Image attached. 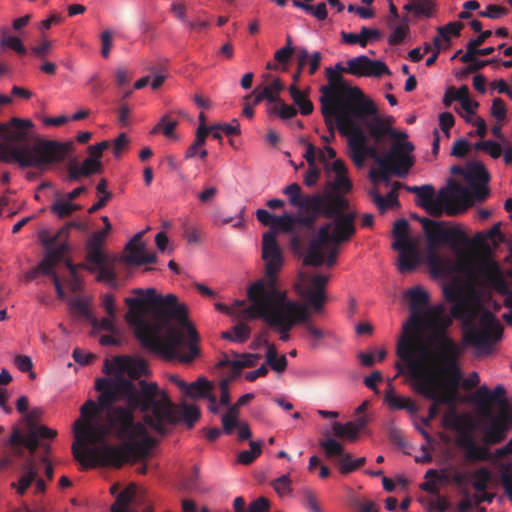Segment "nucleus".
I'll use <instances>...</instances> for the list:
<instances>
[{"instance_id":"obj_1","label":"nucleus","mask_w":512,"mask_h":512,"mask_svg":"<svg viewBox=\"0 0 512 512\" xmlns=\"http://www.w3.org/2000/svg\"><path fill=\"white\" fill-rule=\"evenodd\" d=\"M139 385L140 389L120 375L96 381L98 406L88 400L81 407L82 418L74 424L72 452L83 469L121 468L148 456L151 438L145 425L135 420L137 409L154 431L175 421L167 394L154 382L140 380Z\"/></svg>"},{"instance_id":"obj_2","label":"nucleus","mask_w":512,"mask_h":512,"mask_svg":"<svg viewBox=\"0 0 512 512\" xmlns=\"http://www.w3.org/2000/svg\"><path fill=\"white\" fill-rule=\"evenodd\" d=\"M139 297L125 298L127 319L135 325L141 345L166 360L191 363L200 355L199 335L187 307L174 294L157 295L154 288H136Z\"/></svg>"},{"instance_id":"obj_3","label":"nucleus","mask_w":512,"mask_h":512,"mask_svg":"<svg viewBox=\"0 0 512 512\" xmlns=\"http://www.w3.org/2000/svg\"><path fill=\"white\" fill-rule=\"evenodd\" d=\"M505 388L498 385L493 391L487 386H480L472 401L479 407L481 415L488 420V424L482 427L483 437L477 443L470 432L460 434L456 439V445L463 452V463L467 465L496 461L512 455V438L508 443L494 452L490 447L503 442L512 422L509 404L505 398Z\"/></svg>"},{"instance_id":"obj_4","label":"nucleus","mask_w":512,"mask_h":512,"mask_svg":"<svg viewBox=\"0 0 512 512\" xmlns=\"http://www.w3.org/2000/svg\"><path fill=\"white\" fill-rule=\"evenodd\" d=\"M308 204V208L314 214L304 219L305 224L314 228L320 217L332 220L319 227L316 237L309 243L304 258L305 265L319 267L324 261L322 253L324 246L329 243L340 245L354 236L357 212L351 209L347 197L338 195H314Z\"/></svg>"},{"instance_id":"obj_5","label":"nucleus","mask_w":512,"mask_h":512,"mask_svg":"<svg viewBox=\"0 0 512 512\" xmlns=\"http://www.w3.org/2000/svg\"><path fill=\"white\" fill-rule=\"evenodd\" d=\"M34 123L30 119L13 117L7 122L5 140L0 143V160L17 162L21 167L41 168L50 163L63 160L72 150L71 142L61 143L54 140L37 139L30 144Z\"/></svg>"},{"instance_id":"obj_6","label":"nucleus","mask_w":512,"mask_h":512,"mask_svg":"<svg viewBox=\"0 0 512 512\" xmlns=\"http://www.w3.org/2000/svg\"><path fill=\"white\" fill-rule=\"evenodd\" d=\"M461 353L460 347H455L451 351L437 352L436 358L442 365L439 369L423 366L415 361L414 357L405 361L408 364L414 390L425 399H435L444 405L453 406L457 401L463 376L458 363Z\"/></svg>"},{"instance_id":"obj_7","label":"nucleus","mask_w":512,"mask_h":512,"mask_svg":"<svg viewBox=\"0 0 512 512\" xmlns=\"http://www.w3.org/2000/svg\"><path fill=\"white\" fill-rule=\"evenodd\" d=\"M344 68L340 64L336 69H326L329 84L321 88L322 96L321 113L325 124L334 138V121L337 123L342 118L356 116L363 119L367 115L376 113V106L373 101L367 99L360 88L351 87L343 80L341 71Z\"/></svg>"},{"instance_id":"obj_8","label":"nucleus","mask_w":512,"mask_h":512,"mask_svg":"<svg viewBox=\"0 0 512 512\" xmlns=\"http://www.w3.org/2000/svg\"><path fill=\"white\" fill-rule=\"evenodd\" d=\"M405 298L409 303L410 316L403 325L402 337L397 345V356L402 361H409L420 348L423 359L429 360L432 358V354L428 347L421 343L419 336L426 314L424 310L430 301L429 294L422 287L415 286L406 291Z\"/></svg>"},{"instance_id":"obj_9","label":"nucleus","mask_w":512,"mask_h":512,"mask_svg":"<svg viewBox=\"0 0 512 512\" xmlns=\"http://www.w3.org/2000/svg\"><path fill=\"white\" fill-rule=\"evenodd\" d=\"M422 225L428 245L427 261L434 272H443L446 262L437 253L440 245H448L458 256L464 255V250L471 248L468 235L459 227H447L444 221H435L426 217H417Z\"/></svg>"},{"instance_id":"obj_10","label":"nucleus","mask_w":512,"mask_h":512,"mask_svg":"<svg viewBox=\"0 0 512 512\" xmlns=\"http://www.w3.org/2000/svg\"><path fill=\"white\" fill-rule=\"evenodd\" d=\"M262 258L265 261V274L252 285H259L260 289L272 292L284 300L290 299L287 290L282 289L278 281V273L282 269L284 259L275 231H268L263 235Z\"/></svg>"},{"instance_id":"obj_11","label":"nucleus","mask_w":512,"mask_h":512,"mask_svg":"<svg viewBox=\"0 0 512 512\" xmlns=\"http://www.w3.org/2000/svg\"><path fill=\"white\" fill-rule=\"evenodd\" d=\"M414 145L409 141L394 142L389 151L378 160L379 170H371L369 177L373 183L385 182L389 185L390 174L404 177L414 165L412 152Z\"/></svg>"},{"instance_id":"obj_12","label":"nucleus","mask_w":512,"mask_h":512,"mask_svg":"<svg viewBox=\"0 0 512 512\" xmlns=\"http://www.w3.org/2000/svg\"><path fill=\"white\" fill-rule=\"evenodd\" d=\"M357 119L356 116L341 117V120L335 123L340 134L348 138L350 157L358 167L364 165L367 157L378 163L382 156H379L376 147L367 144V136L362 127L356 122Z\"/></svg>"},{"instance_id":"obj_13","label":"nucleus","mask_w":512,"mask_h":512,"mask_svg":"<svg viewBox=\"0 0 512 512\" xmlns=\"http://www.w3.org/2000/svg\"><path fill=\"white\" fill-rule=\"evenodd\" d=\"M283 194L288 196L289 203L293 207H296L299 211L297 216H292L285 213L281 216H275L272 229L281 230L286 233L294 231L295 226L301 225L307 229H313V226L305 224L304 219L313 216L314 212L308 208V203L314 197V195H306L302 193V189L298 183H292L283 189Z\"/></svg>"},{"instance_id":"obj_14","label":"nucleus","mask_w":512,"mask_h":512,"mask_svg":"<svg viewBox=\"0 0 512 512\" xmlns=\"http://www.w3.org/2000/svg\"><path fill=\"white\" fill-rule=\"evenodd\" d=\"M247 297L250 301L249 306H245L239 313L237 319H262L266 324L270 317H273L284 299L273 295L259 285H250L247 289Z\"/></svg>"},{"instance_id":"obj_15","label":"nucleus","mask_w":512,"mask_h":512,"mask_svg":"<svg viewBox=\"0 0 512 512\" xmlns=\"http://www.w3.org/2000/svg\"><path fill=\"white\" fill-rule=\"evenodd\" d=\"M310 319V312L306 305L291 299H285L279 306L267 325L279 333V339L287 342L290 331L296 326Z\"/></svg>"},{"instance_id":"obj_16","label":"nucleus","mask_w":512,"mask_h":512,"mask_svg":"<svg viewBox=\"0 0 512 512\" xmlns=\"http://www.w3.org/2000/svg\"><path fill=\"white\" fill-rule=\"evenodd\" d=\"M423 324L431 331V341L437 352L452 350L459 345L447 334L448 328L452 325V318L446 312L443 304L433 306L425 315Z\"/></svg>"},{"instance_id":"obj_17","label":"nucleus","mask_w":512,"mask_h":512,"mask_svg":"<svg viewBox=\"0 0 512 512\" xmlns=\"http://www.w3.org/2000/svg\"><path fill=\"white\" fill-rule=\"evenodd\" d=\"M468 189L460 183L451 181L447 187L440 189L436 199L426 207V212L439 218L444 213L449 216L459 214L466 205L461 203V199L467 198Z\"/></svg>"},{"instance_id":"obj_18","label":"nucleus","mask_w":512,"mask_h":512,"mask_svg":"<svg viewBox=\"0 0 512 512\" xmlns=\"http://www.w3.org/2000/svg\"><path fill=\"white\" fill-rule=\"evenodd\" d=\"M480 324L482 328L471 330L465 336V340L477 349L490 352L492 345L502 339L503 326L489 311L482 314Z\"/></svg>"},{"instance_id":"obj_19","label":"nucleus","mask_w":512,"mask_h":512,"mask_svg":"<svg viewBox=\"0 0 512 512\" xmlns=\"http://www.w3.org/2000/svg\"><path fill=\"white\" fill-rule=\"evenodd\" d=\"M464 181L468 185V196L461 199V203L468 206L472 201L483 202L490 195L488 183L490 174L485 166L479 161H469L466 163V173Z\"/></svg>"},{"instance_id":"obj_20","label":"nucleus","mask_w":512,"mask_h":512,"mask_svg":"<svg viewBox=\"0 0 512 512\" xmlns=\"http://www.w3.org/2000/svg\"><path fill=\"white\" fill-rule=\"evenodd\" d=\"M328 280L329 278L326 275L317 274L309 277L305 273H300L294 284V289L314 311L319 312L323 309L326 300L325 286Z\"/></svg>"},{"instance_id":"obj_21","label":"nucleus","mask_w":512,"mask_h":512,"mask_svg":"<svg viewBox=\"0 0 512 512\" xmlns=\"http://www.w3.org/2000/svg\"><path fill=\"white\" fill-rule=\"evenodd\" d=\"M360 120L364 122L369 135L378 145L382 144L386 137L395 140L394 142L407 138L406 133L397 132L392 129V125L395 122V119L392 116L382 117L377 115L376 112L375 114L367 115Z\"/></svg>"},{"instance_id":"obj_22","label":"nucleus","mask_w":512,"mask_h":512,"mask_svg":"<svg viewBox=\"0 0 512 512\" xmlns=\"http://www.w3.org/2000/svg\"><path fill=\"white\" fill-rule=\"evenodd\" d=\"M40 239L47 253L36 267L39 273L50 276L54 280V267L62 260L68 251V243L57 242V237H49L46 231L40 233Z\"/></svg>"},{"instance_id":"obj_23","label":"nucleus","mask_w":512,"mask_h":512,"mask_svg":"<svg viewBox=\"0 0 512 512\" xmlns=\"http://www.w3.org/2000/svg\"><path fill=\"white\" fill-rule=\"evenodd\" d=\"M104 372L106 374H127L130 379H139L148 373L147 362L143 358H131L117 356L112 361H104Z\"/></svg>"},{"instance_id":"obj_24","label":"nucleus","mask_w":512,"mask_h":512,"mask_svg":"<svg viewBox=\"0 0 512 512\" xmlns=\"http://www.w3.org/2000/svg\"><path fill=\"white\" fill-rule=\"evenodd\" d=\"M144 231L137 233L125 246L127 254L122 260L128 265L141 266L144 264L155 263L157 257L155 253H145V243L142 241Z\"/></svg>"},{"instance_id":"obj_25","label":"nucleus","mask_w":512,"mask_h":512,"mask_svg":"<svg viewBox=\"0 0 512 512\" xmlns=\"http://www.w3.org/2000/svg\"><path fill=\"white\" fill-rule=\"evenodd\" d=\"M319 445L324 450L327 458L338 456L337 466L341 474H349L354 471V459L352 454L344 453V448L341 443L333 438L320 440Z\"/></svg>"},{"instance_id":"obj_26","label":"nucleus","mask_w":512,"mask_h":512,"mask_svg":"<svg viewBox=\"0 0 512 512\" xmlns=\"http://www.w3.org/2000/svg\"><path fill=\"white\" fill-rule=\"evenodd\" d=\"M169 401L171 402V408L173 411V416L175 421L173 423H164L162 427V431H156L158 434H165L167 432V427L176 425L180 420L183 421L189 428H192L194 424L199 420L201 413L199 408L196 405L183 403L181 405L180 416L178 415L174 403L171 401L170 397L167 395Z\"/></svg>"},{"instance_id":"obj_27","label":"nucleus","mask_w":512,"mask_h":512,"mask_svg":"<svg viewBox=\"0 0 512 512\" xmlns=\"http://www.w3.org/2000/svg\"><path fill=\"white\" fill-rule=\"evenodd\" d=\"M394 249L399 251L397 267L401 273H409L416 269L419 264V254L415 243L405 248Z\"/></svg>"},{"instance_id":"obj_28","label":"nucleus","mask_w":512,"mask_h":512,"mask_svg":"<svg viewBox=\"0 0 512 512\" xmlns=\"http://www.w3.org/2000/svg\"><path fill=\"white\" fill-rule=\"evenodd\" d=\"M106 235L96 231L92 233L86 243V259L93 264H100L105 260L102 252V245L105 242Z\"/></svg>"},{"instance_id":"obj_29","label":"nucleus","mask_w":512,"mask_h":512,"mask_svg":"<svg viewBox=\"0 0 512 512\" xmlns=\"http://www.w3.org/2000/svg\"><path fill=\"white\" fill-rule=\"evenodd\" d=\"M381 36V33L377 29H371L363 26L359 34L351 32H341L342 41L345 44L355 45L359 44L361 47H366L369 41L377 40Z\"/></svg>"},{"instance_id":"obj_30","label":"nucleus","mask_w":512,"mask_h":512,"mask_svg":"<svg viewBox=\"0 0 512 512\" xmlns=\"http://www.w3.org/2000/svg\"><path fill=\"white\" fill-rule=\"evenodd\" d=\"M402 187V184L400 182H394L392 184V189L390 192L384 197L376 190L370 191V196L372 197L374 203L377 205L378 209L381 212L386 211L387 209L398 206V190Z\"/></svg>"},{"instance_id":"obj_31","label":"nucleus","mask_w":512,"mask_h":512,"mask_svg":"<svg viewBox=\"0 0 512 512\" xmlns=\"http://www.w3.org/2000/svg\"><path fill=\"white\" fill-rule=\"evenodd\" d=\"M352 190V182L347 175H337L333 182L325 185L323 192L312 193L311 195H338L346 197L345 194Z\"/></svg>"},{"instance_id":"obj_32","label":"nucleus","mask_w":512,"mask_h":512,"mask_svg":"<svg viewBox=\"0 0 512 512\" xmlns=\"http://www.w3.org/2000/svg\"><path fill=\"white\" fill-rule=\"evenodd\" d=\"M23 474L19 478L18 485L12 483V487L17 489L19 495H24L28 487L36 480L38 472L33 460L29 459L22 467Z\"/></svg>"},{"instance_id":"obj_33","label":"nucleus","mask_w":512,"mask_h":512,"mask_svg":"<svg viewBox=\"0 0 512 512\" xmlns=\"http://www.w3.org/2000/svg\"><path fill=\"white\" fill-rule=\"evenodd\" d=\"M212 382L204 377L198 378L195 382L188 384L185 395L190 398H207L213 391Z\"/></svg>"},{"instance_id":"obj_34","label":"nucleus","mask_w":512,"mask_h":512,"mask_svg":"<svg viewBox=\"0 0 512 512\" xmlns=\"http://www.w3.org/2000/svg\"><path fill=\"white\" fill-rule=\"evenodd\" d=\"M409 223L405 219H399L394 223L393 236L395 241L393 248H405L414 243L408 236Z\"/></svg>"},{"instance_id":"obj_35","label":"nucleus","mask_w":512,"mask_h":512,"mask_svg":"<svg viewBox=\"0 0 512 512\" xmlns=\"http://www.w3.org/2000/svg\"><path fill=\"white\" fill-rule=\"evenodd\" d=\"M289 93L294 103L299 107L302 115H309L313 112V103L302 91L298 89L296 84H292L289 87Z\"/></svg>"},{"instance_id":"obj_36","label":"nucleus","mask_w":512,"mask_h":512,"mask_svg":"<svg viewBox=\"0 0 512 512\" xmlns=\"http://www.w3.org/2000/svg\"><path fill=\"white\" fill-rule=\"evenodd\" d=\"M332 429L336 437L348 440L350 442L356 441L359 437L357 427H355L354 423L350 421L345 424L334 422Z\"/></svg>"},{"instance_id":"obj_37","label":"nucleus","mask_w":512,"mask_h":512,"mask_svg":"<svg viewBox=\"0 0 512 512\" xmlns=\"http://www.w3.org/2000/svg\"><path fill=\"white\" fill-rule=\"evenodd\" d=\"M98 269L97 280L107 283L112 288H118L117 273L112 265L106 263V259L100 264H96Z\"/></svg>"},{"instance_id":"obj_38","label":"nucleus","mask_w":512,"mask_h":512,"mask_svg":"<svg viewBox=\"0 0 512 512\" xmlns=\"http://www.w3.org/2000/svg\"><path fill=\"white\" fill-rule=\"evenodd\" d=\"M135 494L134 486L127 487L119 493L115 503L111 507V512H129V504Z\"/></svg>"},{"instance_id":"obj_39","label":"nucleus","mask_w":512,"mask_h":512,"mask_svg":"<svg viewBox=\"0 0 512 512\" xmlns=\"http://www.w3.org/2000/svg\"><path fill=\"white\" fill-rule=\"evenodd\" d=\"M492 35L491 30L482 31L476 38L471 39L466 44V52L460 58L461 61L472 60L473 54H476L475 51L479 50V47Z\"/></svg>"},{"instance_id":"obj_40","label":"nucleus","mask_w":512,"mask_h":512,"mask_svg":"<svg viewBox=\"0 0 512 512\" xmlns=\"http://www.w3.org/2000/svg\"><path fill=\"white\" fill-rule=\"evenodd\" d=\"M251 333L250 327L244 322H240L233 327V332H223L222 338L229 339L233 342L243 343L249 339Z\"/></svg>"},{"instance_id":"obj_41","label":"nucleus","mask_w":512,"mask_h":512,"mask_svg":"<svg viewBox=\"0 0 512 512\" xmlns=\"http://www.w3.org/2000/svg\"><path fill=\"white\" fill-rule=\"evenodd\" d=\"M471 477L474 479L472 485L477 492H485L488 482L491 479V473L488 468L480 467L472 472Z\"/></svg>"},{"instance_id":"obj_42","label":"nucleus","mask_w":512,"mask_h":512,"mask_svg":"<svg viewBox=\"0 0 512 512\" xmlns=\"http://www.w3.org/2000/svg\"><path fill=\"white\" fill-rule=\"evenodd\" d=\"M81 208L78 204H73L69 200H56L50 207L52 213L56 214L59 218H66L74 211Z\"/></svg>"},{"instance_id":"obj_43","label":"nucleus","mask_w":512,"mask_h":512,"mask_svg":"<svg viewBox=\"0 0 512 512\" xmlns=\"http://www.w3.org/2000/svg\"><path fill=\"white\" fill-rule=\"evenodd\" d=\"M365 77H381L384 74L390 75L388 66L381 60H371L366 56Z\"/></svg>"},{"instance_id":"obj_44","label":"nucleus","mask_w":512,"mask_h":512,"mask_svg":"<svg viewBox=\"0 0 512 512\" xmlns=\"http://www.w3.org/2000/svg\"><path fill=\"white\" fill-rule=\"evenodd\" d=\"M366 56L361 55L354 57L347 61V67L344 70V72L349 73L351 75L357 76V77H365V67L366 63Z\"/></svg>"},{"instance_id":"obj_45","label":"nucleus","mask_w":512,"mask_h":512,"mask_svg":"<svg viewBox=\"0 0 512 512\" xmlns=\"http://www.w3.org/2000/svg\"><path fill=\"white\" fill-rule=\"evenodd\" d=\"M304 326L307 334L310 337V346L312 349L319 347L321 340L326 336V333L320 328L313 325L309 319L301 323Z\"/></svg>"},{"instance_id":"obj_46","label":"nucleus","mask_w":512,"mask_h":512,"mask_svg":"<svg viewBox=\"0 0 512 512\" xmlns=\"http://www.w3.org/2000/svg\"><path fill=\"white\" fill-rule=\"evenodd\" d=\"M0 46L2 48H9L20 55H25L27 52L22 40L17 36L2 35L0 39Z\"/></svg>"},{"instance_id":"obj_47","label":"nucleus","mask_w":512,"mask_h":512,"mask_svg":"<svg viewBox=\"0 0 512 512\" xmlns=\"http://www.w3.org/2000/svg\"><path fill=\"white\" fill-rule=\"evenodd\" d=\"M464 24L459 21L449 22L444 26L437 28V33L443 38L444 41L450 42L451 36H459Z\"/></svg>"},{"instance_id":"obj_48","label":"nucleus","mask_w":512,"mask_h":512,"mask_svg":"<svg viewBox=\"0 0 512 512\" xmlns=\"http://www.w3.org/2000/svg\"><path fill=\"white\" fill-rule=\"evenodd\" d=\"M476 56V54H473L472 60L462 61L463 63L469 64L463 71L464 76L470 73H475L487 65L499 63V60L497 59L480 60Z\"/></svg>"},{"instance_id":"obj_49","label":"nucleus","mask_w":512,"mask_h":512,"mask_svg":"<svg viewBox=\"0 0 512 512\" xmlns=\"http://www.w3.org/2000/svg\"><path fill=\"white\" fill-rule=\"evenodd\" d=\"M303 497V503L308 512H323V509L320 506L319 499L315 491H313L310 488H305L303 490Z\"/></svg>"},{"instance_id":"obj_50","label":"nucleus","mask_w":512,"mask_h":512,"mask_svg":"<svg viewBox=\"0 0 512 512\" xmlns=\"http://www.w3.org/2000/svg\"><path fill=\"white\" fill-rule=\"evenodd\" d=\"M435 197V189L432 185L426 184L423 185V191H421L416 199V205L426 209L434 200Z\"/></svg>"},{"instance_id":"obj_51","label":"nucleus","mask_w":512,"mask_h":512,"mask_svg":"<svg viewBox=\"0 0 512 512\" xmlns=\"http://www.w3.org/2000/svg\"><path fill=\"white\" fill-rule=\"evenodd\" d=\"M261 356L259 354L245 353L235 362V376H239L243 368L254 367Z\"/></svg>"},{"instance_id":"obj_52","label":"nucleus","mask_w":512,"mask_h":512,"mask_svg":"<svg viewBox=\"0 0 512 512\" xmlns=\"http://www.w3.org/2000/svg\"><path fill=\"white\" fill-rule=\"evenodd\" d=\"M475 149L485 151L494 159L499 158L502 154V148L500 144L492 140L477 142L475 144Z\"/></svg>"},{"instance_id":"obj_53","label":"nucleus","mask_w":512,"mask_h":512,"mask_svg":"<svg viewBox=\"0 0 512 512\" xmlns=\"http://www.w3.org/2000/svg\"><path fill=\"white\" fill-rule=\"evenodd\" d=\"M178 122L175 120H169L168 116L165 115L161 118L159 123L153 128L152 133L162 132L166 137H173L174 130L177 127Z\"/></svg>"},{"instance_id":"obj_54","label":"nucleus","mask_w":512,"mask_h":512,"mask_svg":"<svg viewBox=\"0 0 512 512\" xmlns=\"http://www.w3.org/2000/svg\"><path fill=\"white\" fill-rule=\"evenodd\" d=\"M27 420L30 422L29 424V429L34 432L36 434V437L38 438V440L40 438H43V439H53L56 435H57V432L53 429H50L46 426H43V425H36L32 422V415L31 414H27Z\"/></svg>"},{"instance_id":"obj_55","label":"nucleus","mask_w":512,"mask_h":512,"mask_svg":"<svg viewBox=\"0 0 512 512\" xmlns=\"http://www.w3.org/2000/svg\"><path fill=\"white\" fill-rule=\"evenodd\" d=\"M81 173L84 177H89L93 174H98L103 171V165L100 160L86 158L81 165H79Z\"/></svg>"},{"instance_id":"obj_56","label":"nucleus","mask_w":512,"mask_h":512,"mask_svg":"<svg viewBox=\"0 0 512 512\" xmlns=\"http://www.w3.org/2000/svg\"><path fill=\"white\" fill-rule=\"evenodd\" d=\"M442 425L444 428L461 431V434L465 432L461 428V418L453 408L444 414Z\"/></svg>"},{"instance_id":"obj_57","label":"nucleus","mask_w":512,"mask_h":512,"mask_svg":"<svg viewBox=\"0 0 512 512\" xmlns=\"http://www.w3.org/2000/svg\"><path fill=\"white\" fill-rule=\"evenodd\" d=\"M407 398L395 395L394 388L389 384L385 392V401L391 409L403 410Z\"/></svg>"},{"instance_id":"obj_58","label":"nucleus","mask_w":512,"mask_h":512,"mask_svg":"<svg viewBox=\"0 0 512 512\" xmlns=\"http://www.w3.org/2000/svg\"><path fill=\"white\" fill-rule=\"evenodd\" d=\"M271 485L280 496H284L291 492V479L288 474L278 477L272 481Z\"/></svg>"},{"instance_id":"obj_59","label":"nucleus","mask_w":512,"mask_h":512,"mask_svg":"<svg viewBox=\"0 0 512 512\" xmlns=\"http://www.w3.org/2000/svg\"><path fill=\"white\" fill-rule=\"evenodd\" d=\"M490 113L498 122H503L507 116L505 102L501 98H494L490 108Z\"/></svg>"},{"instance_id":"obj_60","label":"nucleus","mask_w":512,"mask_h":512,"mask_svg":"<svg viewBox=\"0 0 512 512\" xmlns=\"http://www.w3.org/2000/svg\"><path fill=\"white\" fill-rule=\"evenodd\" d=\"M272 111L277 113L281 119H291L297 114V110L292 105L286 104L283 100L277 102Z\"/></svg>"},{"instance_id":"obj_61","label":"nucleus","mask_w":512,"mask_h":512,"mask_svg":"<svg viewBox=\"0 0 512 512\" xmlns=\"http://www.w3.org/2000/svg\"><path fill=\"white\" fill-rule=\"evenodd\" d=\"M409 26L407 23L398 25L388 37V43L392 46L401 44L407 36Z\"/></svg>"},{"instance_id":"obj_62","label":"nucleus","mask_w":512,"mask_h":512,"mask_svg":"<svg viewBox=\"0 0 512 512\" xmlns=\"http://www.w3.org/2000/svg\"><path fill=\"white\" fill-rule=\"evenodd\" d=\"M452 303H453V306L451 307L450 314H449L452 319L453 318L462 319L468 315L469 306L464 298H462L458 301L452 302Z\"/></svg>"},{"instance_id":"obj_63","label":"nucleus","mask_w":512,"mask_h":512,"mask_svg":"<svg viewBox=\"0 0 512 512\" xmlns=\"http://www.w3.org/2000/svg\"><path fill=\"white\" fill-rule=\"evenodd\" d=\"M508 9L504 6L490 4L487 6L485 11L479 12L481 17H487L490 19H499L508 14Z\"/></svg>"},{"instance_id":"obj_64","label":"nucleus","mask_w":512,"mask_h":512,"mask_svg":"<svg viewBox=\"0 0 512 512\" xmlns=\"http://www.w3.org/2000/svg\"><path fill=\"white\" fill-rule=\"evenodd\" d=\"M283 89V84L280 79H275L271 84L262 88V90H267L270 94V97H266V100L270 103L280 102L281 98L279 97V92Z\"/></svg>"}]
</instances>
